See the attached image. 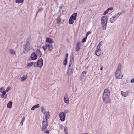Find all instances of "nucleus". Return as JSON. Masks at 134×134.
Wrapping results in <instances>:
<instances>
[{
  "mask_svg": "<svg viewBox=\"0 0 134 134\" xmlns=\"http://www.w3.org/2000/svg\"><path fill=\"white\" fill-rule=\"evenodd\" d=\"M12 101H9L7 105V107L8 108H11L12 107Z\"/></svg>",
  "mask_w": 134,
  "mask_h": 134,
  "instance_id": "obj_21",
  "label": "nucleus"
},
{
  "mask_svg": "<svg viewBox=\"0 0 134 134\" xmlns=\"http://www.w3.org/2000/svg\"><path fill=\"white\" fill-rule=\"evenodd\" d=\"M3 91V89L2 90V91Z\"/></svg>",
  "mask_w": 134,
  "mask_h": 134,
  "instance_id": "obj_64",
  "label": "nucleus"
},
{
  "mask_svg": "<svg viewBox=\"0 0 134 134\" xmlns=\"http://www.w3.org/2000/svg\"><path fill=\"white\" fill-rule=\"evenodd\" d=\"M30 58L32 60H35L37 58V56L35 52L32 53L30 56Z\"/></svg>",
  "mask_w": 134,
  "mask_h": 134,
  "instance_id": "obj_7",
  "label": "nucleus"
},
{
  "mask_svg": "<svg viewBox=\"0 0 134 134\" xmlns=\"http://www.w3.org/2000/svg\"><path fill=\"white\" fill-rule=\"evenodd\" d=\"M40 107V105L39 104H37L36 105H34L31 108V110H34L35 108H39Z\"/></svg>",
  "mask_w": 134,
  "mask_h": 134,
  "instance_id": "obj_19",
  "label": "nucleus"
},
{
  "mask_svg": "<svg viewBox=\"0 0 134 134\" xmlns=\"http://www.w3.org/2000/svg\"><path fill=\"white\" fill-rule=\"evenodd\" d=\"M64 131L65 133H68V129L65 126L64 127Z\"/></svg>",
  "mask_w": 134,
  "mask_h": 134,
  "instance_id": "obj_40",
  "label": "nucleus"
},
{
  "mask_svg": "<svg viewBox=\"0 0 134 134\" xmlns=\"http://www.w3.org/2000/svg\"><path fill=\"white\" fill-rule=\"evenodd\" d=\"M69 111L67 110H64V114H65V115H66L67 113Z\"/></svg>",
  "mask_w": 134,
  "mask_h": 134,
  "instance_id": "obj_49",
  "label": "nucleus"
},
{
  "mask_svg": "<svg viewBox=\"0 0 134 134\" xmlns=\"http://www.w3.org/2000/svg\"><path fill=\"white\" fill-rule=\"evenodd\" d=\"M71 66L72 67V65L69 64L68 68H70Z\"/></svg>",
  "mask_w": 134,
  "mask_h": 134,
  "instance_id": "obj_57",
  "label": "nucleus"
},
{
  "mask_svg": "<svg viewBox=\"0 0 134 134\" xmlns=\"http://www.w3.org/2000/svg\"><path fill=\"white\" fill-rule=\"evenodd\" d=\"M23 48H24L23 50V53H25L26 51L27 52L29 50L30 48H29L25 44H24L23 46Z\"/></svg>",
  "mask_w": 134,
  "mask_h": 134,
  "instance_id": "obj_12",
  "label": "nucleus"
},
{
  "mask_svg": "<svg viewBox=\"0 0 134 134\" xmlns=\"http://www.w3.org/2000/svg\"><path fill=\"white\" fill-rule=\"evenodd\" d=\"M3 89V91L5 89H4V87H2L1 88H0V92L2 93V94H3V95H5V94H6V93L7 92L5 91H2V90Z\"/></svg>",
  "mask_w": 134,
  "mask_h": 134,
  "instance_id": "obj_22",
  "label": "nucleus"
},
{
  "mask_svg": "<svg viewBox=\"0 0 134 134\" xmlns=\"http://www.w3.org/2000/svg\"><path fill=\"white\" fill-rule=\"evenodd\" d=\"M25 117L23 116L22 119V120H21V121L23 122L24 121H25Z\"/></svg>",
  "mask_w": 134,
  "mask_h": 134,
  "instance_id": "obj_52",
  "label": "nucleus"
},
{
  "mask_svg": "<svg viewBox=\"0 0 134 134\" xmlns=\"http://www.w3.org/2000/svg\"><path fill=\"white\" fill-rule=\"evenodd\" d=\"M46 46H47V48L48 49V50L51 51L53 49V47L52 45H51L48 44H46Z\"/></svg>",
  "mask_w": 134,
  "mask_h": 134,
  "instance_id": "obj_15",
  "label": "nucleus"
},
{
  "mask_svg": "<svg viewBox=\"0 0 134 134\" xmlns=\"http://www.w3.org/2000/svg\"><path fill=\"white\" fill-rule=\"evenodd\" d=\"M101 20H104V21H107L108 18L106 16H104L101 17Z\"/></svg>",
  "mask_w": 134,
  "mask_h": 134,
  "instance_id": "obj_28",
  "label": "nucleus"
},
{
  "mask_svg": "<svg viewBox=\"0 0 134 134\" xmlns=\"http://www.w3.org/2000/svg\"><path fill=\"white\" fill-rule=\"evenodd\" d=\"M1 97L4 99H5L7 97V94L3 95L2 94L1 95Z\"/></svg>",
  "mask_w": 134,
  "mask_h": 134,
  "instance_id": "obj_35",
  "label": "nucleus"
},
{
  "mask_svg": "<svg viewBox=\"0 0 134 134\" xmlns=\"http://www.w3.org/2000/svg\"><path fill=\"white\" fill-rule=\"evenodd\" d=\"M36 52L38 55H40L39 58L42 55V54L40 49H37L36 51Z\"/></svg>",
  "mask_w": 134,
  "mask_h": 134,
  "instance_id": "obj_17",
  "label": "nucleus"
},
{
  "mask_svg": "<svg viewBox=\"0 0 134 134\" xmlns=\"http://www.w3.org/2000/svg\"><path fill=\"white\" fill-rule=\"evenodd\" d=\"M91 32L90 31H88V32H87V33L86 34V37H87L88 36L89 34H91Z\"/></svg>",
  "mask_w": 134,
  "mask_h": 134,
  "instance_id": "obj_46",
  "label": "nucleus"
},
{
  "mask_svg": "<svg viewBox=\"0 0 134 134\" xmlns=\"http://www.w3.org/2000/svg\"><path fill=\"white\" fill-rule=\"evenodd\" d=\"M42 62V61L40 60V62H39V64H40V65L41 64H40L41 63V62Z\"/></svg>",
  "mask_w": 134,
  "mask_h": 134,
  "instance_id": "obj_61",
  "label": "nucleus"
},
{
  "mask_svg": "<svg viewBox=\"0 0 134 134\" xmlns=\"http://www.w3.org/2000/svg\"><path fill=\"white\" fill-rule=\"evenodd\" d=\"M86 0H79V3L80 4H82Z\"/></svg>",
  "mask_w": 134,
  "mask_h": 134,
  "instance_id": "obj_38",
  "label": "nucleus"
},
{
  "mask_svg": "<svg viewBox=\"0 0 134 134\" xmlns=\"http://www.w3.org/2000/svg\"><path fill=\"white\" fill-rule=\"evenodd\" d=\"M121 63H119L115 73V76L117 79H120L123 77L122 75L121 71Z\"/></svg>",
  "mask_w": 134,
  "mask_h": 134,
  "instance_id": "obj_1",
  "label": "nucleus"
},
{
  "mask_svg": "<svg viewBox=\"0 0 134 134\" xmlns=\"http://www.w3.org/2000/svg\"><path fill=\"white\" fill-rule=\"evenodd\" d=\"M46 134H49V132L48 130H46L44 132Z\"/></svg>",
  "mask_w": 134,
  "mask_h": 134,
  "instance_id": "obj_48",
  "label": "nucleus"
},
{
  "mask_svg": "<svg viewBox=\"0 0 134 134\" xmlns=\"http://www.w3.org/2000/svg\"><path fill=\"white\" fill-rule=\"evenodd\" d=\"M88 134V133H84V134Z\"/></svg>",
  "mask_w": 134,
  "mask_h": 134,
  "instance_id": "obj_63",
  "label": "nucleus"
},
{
  "mask_svg": "<svg viewBox=\"0 0 134 134\" xmlns=\"http://www.w3.org/2000/svg\"><path fill=\"white\" fill-rule=\"evenodd\" d=\"M23 122L21 121V123H20L21 125V126H22L23 125Z\"/></svg>",
  "mask_w": 134,
  "mask_h": 134,
  "instance_id": "obj_58",
  "label": "nucleus"
},
{
  "mask_svg": "<svg viewBox=\"0 0 134 134\" xmlns=\"http://www.w3.org/2000/svg\"><path fill=\"white\" fill-rule=\"evenodd\" d=\"M34 63V62L29 63L27 64V65L28 66L30 67L32 66L33 65Z\"/></svg>",
  "mask_w": 134,
  "mask_h": 134,
  "instance_id": "obj_32",
  "label": "nucleus"
},
{
  "mask_svg": "<svg viewBox=\"0 0 134 134\" xmlns=\"http://www.w3.org/2000/svg\"><path fill=\"white\" fill-rule=\"evenodd\" d=\"M74 57L73 55L71 56L70 57L69 64L72 65V67H73V63L74 62Z\"/></svg>",
  "mask_w": 134,
  "mask_h": 134,
  "instance_id": "obj_11",
  "label": "nucleus"
},
{
  "mask_svg": "<svg viewBox=\"0 0 134 134\" xmlns=\"http://www.w3.org/2000/svg\"><path fill=\"white\" fill-rule=\"evenodd\" d=\"M42 48L43 49L44 51H45L47 49V46H46V44L45 46H43Z\"/></svg>",
  "mask_w": 134,
  "mask_h": 134,
  "instance_id": "obj_44",
  "label": "nucleus"
},
{
  "mask_svg": "<svg viewBox=\"0 0 134 134\" xmlns=\"http://www.w3.org/2000/svg\"><path fill=\"white\" fill-rule=\"evenodd\" d=\"M24 0H15V2L16 3H23Z\"/></svg>",
  "mask_w": 134,
  "mask_h": 134,
  "instance_id": "obj_34",
  "label": "nucleus"
},
{
  "mask_svg": "<svg viewBox=\"0 0 134 134\" xmlns=\"http://www.w3.org/2000/svg\"><path fill=\"white\" fill-rule=\"evenodd\" d=\"M108 10L107 9L106 11H104V12L103 13V14L104 15H106L108 13Z\"/></svg>",
  "mask_w": 134,
  "mask_h": 134,
  "instance_id": "obj_45",
  "label": "nucleus"
},
{
  "mask_svg": "<svg viewBox=\"0 0 134 134\" xmlns=\"http://www.w3.org/2000/svg\"><path fill=\"white\" fill-rule=\"evenodd\" d=\"M62 7H63V5H62L61 6H60V7H59L60 9H61L62 8Z\"/></svg>",
  "mask_w": 134,
  "mask_h": 134,
  "instance_id": "obj_59",
  "label": "nucleus"
},
{
  "mask_svg": "<svg viewBox=\"0 0 134 134\" xmlns=\"http://www.w3.org/2000/svg\"><path fill=\"white\" fill-rule=\"evenodd\" d=\"M9 52L10 54L12 55L15 54L16 53L15 51L12 49H10L9 50Z\"/></svg>",
  "mask_w": 134,
  "mask_h": 134,
  "instance_id": "obj_27",
  "label": "nucleus"
},
{
  "mask_svg": "<svg viewBox=\"0 0 134 134\" xmlns=\"http://www.w3.org/2000/svg\"><path fill=\"white\" fill-rule=\"evenodd\" d=\"M60 129L61 130H63V126L62 125H60Z\"/></svg>",
  "mask_w": 134,
  "mask_h": 134,
  "instance_id": "obj_56",
  "label": "nucleus"
},
{
  "mask_svg": "<svg viewBox=\"0 0 134 134\" xmlns=\"http://www.w3.org/2000/svg\"><path fill=\"white\" fill-rule=\"evenodd\" d=\"M46 42L50 44H52L53 42V41L52 39L49 38L47 37L46 39Z\"/></svg>",
  "mask_w": 134,
  "mask_h": 134,
  "instance_id": "obj_13",
  "label": "nucleus"
},
{
  "mask_svg": "<svg viewBox=\"0 0 134 134\" xmlns=\"http://www.w3.org/2000/svg\"><path fill=\"white\" fill-rule=\"evenodd\" d=\"M73 67H72L71 68H68L67 70V74L68 75H69L70 74H72L73 70Z\"/></svg>",
  "mask_w": 134,
  "mask_h": 134,
  "instance_id": "obj_8",
  "label": "nucleus"
},
{
  "mask_svg": "<svg viewBox=\"0 0 134 134\" xmlns=\"http://www.w3.org/2000/svg\"><path fill=\"white\" fill-rule=\"evenodd\" d=\"M103 93H108L109 94H110V92L109 90L108 89H105Z\"/></svg>",
  "mask_w": 134,
  "mask_h": 134,
  "instance_id": "obj_26",
  "label": "nucleus"
},
{
  "mask_svg": "<svg viewBox=\"0 0 134 134\" xmlns=\"http://www.w3.org/2000/svg\"><path fill=\"white\" fill-rule=\"evenodd\" d=\"M81 43L80 42H77L76 44V47L75 48V50L76 51H78L80 49V45Z\"/></svg>",
  "mask_w": 134,
  "mask_h": 134,
  "instance_id": "obj_9",
  "label": "nucleus"
},
{
  "mask_svg": "<svg viewBox=\"0 0 134 134\" xmlns=\"http://www.w3.org/2000/svg\"><path fill=\"white\" fill-rule=\"evenodd\" d=\"M68 54L67 53H66V54L65 57V59H68Z\"/></svg>",
  "mask_w": 134,
  "mask_h": 134,
  "instance_id": "obj_55",
  "label": "nucleus"
},
{
  "mask_svg": "<svg viewBox=\"0 0 134 134\" xmlns=\"http://www.w3.org/2000/svg\"><path fill=\"white\" fill-rule=\"evenodd\" d=\"M65 134H68V133H65Z\"/></svg>",
  "mask_w": 134,
  "mask_h": 134,
  "instance_id": "obj_62",
  "label": "nucleus"
},
{
  "mask_svg": "<svg viewBox=\"0 0 134 134\" xmlns=\"http://www.w3.org/2000/svg\"><path fill=\"white\" fill-rule=\"evenodd\" d=\"M100 69V70H102L103 69V67H101Z\"/></svg>",
  "mask_w": 134,
  "mask_h": 134,
  "instance_id": "obj_60",
  "label": "nucleus"
},
{
  "mask_svg": "<svg viewBox=\"0 0 134 134\" xmlns=\"http://www.w3.org/2000/svg\"><path fill=\"white\" fill-rule=\"evenodd\" d=\"M44 119H43L42 122L43 126L41 128V130L42 131H44L48 127V121H45L44 120Z\"/></svg>",
  "mask_w": 134,
  "mask_h": 134,
  "instance_id": "obj_3",
  "label": "nucleus"
},
{
  "mask_svg": "<svg viewBox=\"0 0 134 134\" xmlns=\"http://www.w3.org/2000/svg\"><path fill=\"white\" fill-rule=\"evenodd\" d=\"M49 118V115L48 114H47V115H45V121H47V120L48 118Z\"/></svg>",
  "mask_w": 134,
  "mask_h": 134,
  "instance_id": "obj_33",
  "label": "nucleus"
},
{
  "mask_svg": "<svg viewBox=\"0 0 134 134\" xmlns=\"http://www.w3.org/2000/svg\"><path fill=\"white\" fill-rule=\"evenodd\" d=\"M110 94H108V93H103L102 97H104L106 96L109 97L110 96Z\"/></svg>",
  "mask_w": 134,
  "mask_h": 134,
  "instance_id": "obj_36",
  "label": "nucleus"
},
{
  "mask_svg": "<svg viewBox=\"0 0 134 134\" xmlns=\"http://www.w3.org/2000/svg\"><path fill=\"white\" fill-rule=\"evenodd\" d=\"M61 19L60 17L58 18L57 19V23L58 24H59L61 22Z\"/></svg>",
  "mask_w": 134,
  "mask_h": 134,
  "instance_id": "obj_30",
  "label": "nucleus"
},
{
  "mask_svg": "<svg viewBox=\"0 0 134 134\" xmlns=\"http://www.w3.org/2000/svg\"><path fill=\"white\" fill-rule=\"evenodd\" d=\"M124 12V11L122 10L117 14H115V15H116L117 17L118 18L120 15H122Z\"/></svg>",
  "mask_w": 134,
  "mask_h": 134,
  "instance_id": "obj_23",
  "label": "nucleus"
},
{
  "mask_svg": "<svg viewBox=\"0 0 134 134\" xmlns=\"http://www.w3.org/2000/svg\"><path fill=\"white\" fill-rule=\"evenodd\" d=\"M27 76L26 75H23L21 78V81L22 82H23L27 79Z\"/></svg>",
  "mask_w": 134,
  "mask_h": 134,
  "instance_id": "obj_18",
  "label": "nucleus"
},
{
  "mask_svg": "<svg viewBox=\"0 0 134 134\" xmlns=\"http://www.w3.org/2000/svg\"><path fill=\"white\" fill-rule=\"evenodd\" d=\"M60 120L62 122L64 121L65 120L66 115L64 114L63 112H61L59 114Z\"/></svg>",
  "mask_w": 134,
  "mask_h": 134,
  "instance_id": "obj_4",
  "label": "nucleus"
},
{
  "mask_svg": "<svg viewBox=\"0 0 134 134\" xmlns=\"http://www.w3.org/2000/svg\"><path fill=\"white\" fill-rule=\"evenodd\" d=\"M110 21L111 23H114L115 21L114 20L113 18L112 17L110 19Z\"/></svg>",
  "mask_w": 134,
  "mask_h": 134,
  "instance_id": "obj_41",
  "label": "nucleus"
},
{
  "mask_svg": "<svg viewBox=\"0 0 134 134\" xmlns=\"http://www.w3.org/2000/svg\"><path fill=\"white\" fill-rule=\"evenodd\" d=\"M74 20L70 17V18L69 20V24H72L74 23Z\"/></svg>",
  "mask_w": 134,
  "mask_h": 134,
  "instance_id": "obj_25",
  "label": "nucleus"
},
{
  "mask_svg": "<svg viewBox=\"0 0 134 134\" xmlns=\"http://www.w3.org/2000/svg\"><path fill=\"white\" fill-rule=\"evenodd\" d=\"M43 64V60L42 58L40 59L37 62L34 63V67H37L40 68H41Z\"/></svg>",
  "mask_w": 134,
  "mask_h": 134,
  "instance_id": "obj_2",
  "label": "nucleus"
},
{
  "mask_svg": "<svg viewBox=\"0 0 134 134\" xmlns=\"http://www.w3.org/2000/svg\"><path fill=\"white\" fill-rule=\"evenodd\" d=\"M130 82L131 83H134V78L132 79L130 81Z\"/></svg>",
  "mask_w": 134,
  "mask_h": 134,
  "instance_id": "obj_54",
  "label": "nucleus"
},
{
  "mask_svg": "<svg viewBox=\"0 0 134 134\" xmlns=\"http://www.w3.org/2000/svg\"><path fill=\"white\" fill-rule=\"evenodd\" d=\"M41 111L45 115V114L47 115V113H49L48 112L47 113H46V112H45L46 111L45 110V109L44 107V106H42V107L41 108Z\"/></svg>",
  "mask_w": 134,
  "mask_h": 134,
  "instance_id": "obj_20",
  "label": "nucleus"
},
{
  "mask_svg": "<svg viewBox=\"0 0 134 134\" xmlns=\"http://www.w3.org/2000/svg\"><path fill=\"white\" fill-rule=\"evenodd\" d=\"M25 43L26 44H25V45L28 47L29 48H30V43L29 42V41L27 39Z\"/></svg>",
  "mask_w": 134,
  "mask_h": 134,
  "instance_id": "obj_29",
  "label": "nucleus"
},
{
  "mask_svg": "<svg viewBox=\"0 0 134 134\" xmlns=\"http://www.w3.org/2000/svg\"><path fill=\"white\" fill-rule=\"evenodd\" d=\"M112 17L113 18V19H114V20L115 21L118 18L117 17L116 15H115V14Z\"/></svg>",
  "mask_w": 134,
  "mask_h": 134,
  "instance_id": "obj_39",
  "label": "nucleus"
},
{
  "mask_svg": "<svg viewBox=\"0 0 134 134\" xmlns=\"http://www.w3.org/2000/svg\"><path fill=\"white\" fill-rule=\"evenodd\" d=\"M68 62V59H65L64 60L63 62V64L65 66H66Z\"/></svg>",
  "mask_w": 134,
  "mask_h": 134,
  "instance_id": "obj_31",
  "label": "nucleus"
},
{
  "mask_svg": "<svg viewBox=\"0 0 134 134\" xmlns=\"http://www.w3.org/2000/svg\"><path fill=\"white\" fill-rule=\"evenodd\" d=\"M107 10H108V11L109 10H111L113 9V8L112 7H110L108 8L107 9Z\"/></svg>",
  "mask_w": 134,
  "mask_h": 134,
  "instance_id": "obj_51",
  "label": "nucleus"
},
{
  "mask_svg": "<svg viewBox=\"0 0 134 134\" xmlns=\"http://www.w3.org/2000/svg\"><path fill=\"white\" fill-rule=\"evenodd\" d=\"M102 53V51L101 50H96L95 51V54L97 56L100 55Z\"/></svg>",
  "mask_w": 134,
  "mask_h": 134,
  "instance_id": "obj_14",
  "label": "nucleus"
},
{
  "mask_svg": "<svg viewBox=\"0 0 134 134\" xmlns=\"http://www.w3.org/2000/svg\"><path fill=\"white\" fill-rule=\"evenodd\" d=\"M87 38V37H86L83 38L82 40V43H84L86 41Z\"/></svg>",
  "mask_w": 134,
  "mask_h": 134,
  "instance_id": "obj_42",
  "label": "nucleus"
},
{
  "mask_svg": "<svg viewBox=\"0 0 134 134\" xmlns=\"http://www.w3.org/2000/svg\"><path fill=\"white\" fill-rule=\"evenodd\" d=\"M64 102L67 104H68L69 103V99L68 98V95L67 94H65L64 98Z\"/></svg>",
  "mask_w": 134,
  "mask_h": 134,
  "instance_id": "obj_10",
  "label": "nucleus"
},
{
  "mask_svg": "<svg viewBox=\"0 0 134 134\" xmlns=\"http://www.w3.org/2000/svg\"><path fill=\"white\" fill-rule=\"evenodd\" d=\"M86 73L85 71H83L82 72V74L81 75V76L82 77H85L86 76Z\"/></svg>",
  "mask_w": 134,
  "mask_h": 134,
  "instance_id": "obj_37",
  "label": "nucleus"
},
{
  "mask_svg": "<svg viewBox=\"0 0 134 134\" xmlns=\"http://www.w3.org/2000/svg\"><path fill=\"white\" fill-rule=\"evenodd\" d=\"M11 88L10 87H8L7 88L5 91L7 92H8L9 90H11Z\"/></svg>",
  "mask_w": 134,
  "mask_h": 134,
  "instance_id": "obj_43",
  "label": "nucleus"
},
{
  "mask_svg": "<svg viewBox=\"0 0 134 134\" xmlns=\"http://www.w3.org/2000/svg\"><path fill=\"white\" fill-rule=\"evenodd\" d=\"M107 21H104V20H101V24L103 30H106Z\"/></svg>",
  "mask_w": 134,
  "mask_h": 134,
  "instance_id": "obj_5",
  "label": "nucleus"
},
{
  "mask_svg": "<svg viewBox=\"0 0 134 134\" xmlns=\"http://www.w3.org/2000/svg\"><path fill=\"white\" fill-rule=\"evenodd\" d=\"M103 41H101L98 44V45H99L100 46L101 45V44L102 45V43H103Z\"/></svg>",
  "mask_w": 134,
  "mask_h": 134,
  "instance_id": "obj_50",
  "label": "nucleus"
},
{
  "mask_svg": "<svg viewBox=\"0 0 134 134\" xmlns=\"http://www.w3.org/2000/svg\"><path fill=\"white\" fill-rule=\"evenodd\" d=\"M77 15V13H74L70 17L74 20H75L76 19Z\"/></svg>",
  "mask_w": 134,
  "mask_h": 134,
  "instance_id": "obj_16",
  "label": "nucleus"
},
{
  "mask_svg": "<svg viewBox=\"0 0 134 134\" xmlns=\"http://www.w3.org/2000/svg\"><path fill=\"white\" fill-rule=\"evenodd\" d=\"M100 46L98 45L97 46V49L96 50H100Z\"/></svg>",
  "mask_w": 134,
  "mask_h": 134,
  "instance_id": "obj_47",
  "label": "nucleus"
},
{
  "mask_svg": "<svg viewBox=\"0 0 134 134\" xmlns=\"http://www.w3.org/2000/svg\"><path fill=\"white\" fill-rule=\"evenodd\" d=\"M121 94L124 97H126L127 95V94L126 93V92H124L123 91H121Z\"/></svg>",
  "mask_w": 134,
  "mask_h": 134,
  "instance_id": "obj_24",
  "label": "nucleus"
},
{
  "mask_svg": "<svg viewBox=\"0 0 134 134\" xmlns=\"http://www.w3.org/2000/svg\"><path fill=\"white\" fill-rule=\"evenodd\" d=\"M43 10V8H40L39 9V10L37 12H40V11H41Z\"/></svg>",
  "mask_w": 134,
  "mask_h": 134,
  "instance_id": "obj_53",
  "label": "nucleus"
},
{
  "mask_svg": "<svg viewBox=\"0 0 134 134\" xmlns=\"http://www.w3.org/2000/svg\"><path fill=\"white\" fill-rule=\"evenodd\" d=\"M102 99L103 102L106 104L110 103L111 100L109 99V97H102Z\"/></svg>",
  "mask_w": 134,
  "mask_h": 134,
  "instance_id": "obj_6",
  "label": "nucleus"
}]
</instances>
